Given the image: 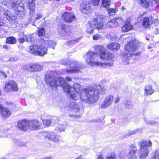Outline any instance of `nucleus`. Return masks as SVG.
<instances>
[{
	"label": "nucleus",
	"instance_id": "1",
	"mask_svg": "<svg viewBox=\"0 0 159 159\" xmlns=\"http://www.w3.org/2000/svg\"><path fill=\"white\" fill-rule=\"evenodd\" d=\"M52 71H48L45 76V81L48 85L53 88L57 87L59 85L62 87L64 91L70 93V97L75 100L80 98L81 100L88 104L96 102L99 99V95L103 94L106 89L100 85H95L89 87L83 90L80 89V85L75 84L71 87L66 82L62 77H56Z\"/></svg>",
	"mask_w": 159,
	"mask_h": 159
},
{
	"label": "nucleus",
	"instance_id": "2",
	"mask_svg": "<svg viewBox=\"0 0 159 159\" xmlns=\"http://www.w3.org/2000/svg\"><path fill=\"white\" fill-rule=\"evenodd\" d=\"M96 52L89 51L87 55L86 61L87 64L93 66H101L103 67H110L112 65L114 54L106 53V49L101 45L95 47Z\"/></svg>",
	"mask_w": 159,
	"mask_h": 159
},
{
	"label": "nucleus",
	"instance_id": "3",
	"mask_svg": "<svg viewBox=\"0 0 159 159\" xmlns=\"http://www.w3.org/2000/svg\"><path fill=\"white\" fill-rule=\"evenodd\" d=\"M139 47V43L137 41L129 42L125 46V52L122 55V60L125 64H130L133 62L132 57L134 55L139 56V53H135Z\"/></svg>",
	"mask_w": 159,
	"mask_h": 159
},
{
	"label": "nucleus",
	"instance_id": "4",
	"mask_svg": "<svg viewBox=\"0 0 159 159\" xmlns=\"http://www.w3.org/2000/svg\"><path fill=\"white\" fill-rule=\"evenodd\" d=\"M43 39H41L39 43L32 45L29 47L30 52L32 54L43 56L47 54V48L43 43Z\"/></svg>",
	"mask_w": 159,
	"mask_h": 159
},
{
	"label": "nucleus",
	"instance_id": "5",
	"mask_svg": "<svg viewBox=\"0 0 159 159\" xmlns=\"http://www.w3.org/2000/svg\"><path fill=\"white\" fill-rule=\"evenodd\" d=\"M61 64L64 65H69L70 69L67 70L66 72L69 74L78 72L82 68V65L77 61H72L68 59H62L61 61Z\"/></svg>",
	"mask_w": 159,
	"mask_h": 159
},
{
	"label": "nucleus",
	"instance_id": "6",
	"mask_svg": "<svg viewBox=\"0 0 159 159\" xmlns=\"http://www.w3.org/2000/svg\"><path fill=\"white\" fill-rule=\"evenodd\" d=\"M138 143L140 146L139 151V153L140 159H145L148 156L149 152V147L152 146V143L150 141H145L142 140L139 142Z\"/></svg>",
	"mask_w": 159,
	"mask_h": 159
},
{
	"label": "nucleus",
	"instance_id": "7",
	"mask_svg": "<svg viewBox=\"0 0 159 159\" xmlns=\"http://www.w3.org/2000/svg\"><path fill=\"white\" fill-rule=\"evenodd\" d=\"M19 2L16 1L12 3V8L14 10L15 13L19 18H22L25 16L26 13V10L23 7L19 5Z\"/></svg>",
	"mask_w": 159,
	"mask_h": 159
},
{
	"label": "nucleus",
	"instance_id": "8",
	"mask_svg": "<svg viewBox=\"0 0 159 159\" xmlns=\"http://www.w3.org/2000/svg\"><path fill=\"white\" fill-rule=\"evenodd\" d=\"M91 23L94 29L98 30L103 29L105 26V24L102 21L99 17L93 18Z\"/></svg>",
	"mask_w": 159,
	"mask_h": 159
},
{
	"label": "nucleus",
	"instance_id": "9",
	"mask_svg": "<svg viewBox=\"0 0 159 159\" xmlns=\"http://www.w3.org/2000/svg\"><path fill=\"white\" fill-rule=\"evenodd\" d=\"M29 130L34 131L39 130L41 128L42 124L37 120H29Z\"/></svg>",
	"mask_w": 159,
	"mask_h": 159
},
{
	"label": "nucleus",
	"instance_id": "10",
	"mask_svg": "<svg viewBox=\"0 0 159 159\" xmlns=\"http://www.w3.org/2000/svg\"><path fill=\"white\" fill-rule=\"evenodd\" d=\"M0 13L4 15L7 20L11 23L14 22L16 20V16L13 14H11L9 10H6L0 6Z\"/></svg>",
	"mask_w": 159,
	"mask_h": 159
},
{
	"label": "nucleus",
	"instance_id": "11",
	"mask_svg": "<svg viewBox=\"0 0 159 159\" xmlns=\"http://www.w3.org/2000/svg\"><path fill=\"white\" fill-rule=\"evenodd\" d=\"M18 89L17 84L12 80H10L6 82L4 90L6 92H8L11 90L16 91Z\"/></svg>",
	"mask_w": 159,
	"mask_h": 159
},
{
	"label": "nucleus",
	"instance_id": "12",
	"mask_svg": "<svg viewBox=\"0 0 159 159\" xmlns=\"http://www.w3.org/2000/svg\"><path fill=\"white\" fill-rule=\"evenodd\" d=\"M62 18L66 23H71L74 21L76 17L74 13L70 12H65L62 15Z\"/></svg>",
	"mask_w": 159,
	"mask_h": 159
},
{
	"label": "nucleus",
	"instance_id": "13",
	"mask_svg": "<svg viewBox=\"0 0 159 159\" xmlns=\"http://www.w3.org/2000/svg\"><path fill=\"white\" fill-rule=\"evenodd\" d=\"M17 127L20 130L23 131L29 130V120H22L19 121L17 123Z\"/></svg>",
	"mask_w": 159,
	"mask_h": 159
},
{
	"label": "nucleus",
	"instance_id": "14",
	"mask_svg": "<svg viewBox=\"0 0 159 159\" xmlns=\"http://www.w3.org/2000/svg\"><path fill=\"white\" fill-rule=\"evenodd\" d=\"M129 152L127 155L128 159H137L135 154L137 151L136 147L133 144H131L129 146Z\"/></svg>",
	"mask_w": 159,
	"mask_h": 159
},
{
	"label": "nucleus",
	"instance_id": "15",
	"mask_svg": "<svg viewBox=\"0 0 159 159\" xmlns=\"http://www.w3.org/2000/svg\"><path fill=\"white\" fill-rule=\"evenodd\" d=\"M114 99V97L113 96L109 95L107 96L104 99L101 106V107L102 108L105 109L109 107L112 104Z\"/></svg>",
	"mask_w": 159,
	"mask_h": 159
},
{
	"label": "nucleus",
	"instance_id": "16",
	"mask_svg": "<svg viewBox=\"0 0 159 159\" xmlns=\"http://www.w3.org/2000/svg\"><path fill=\"white\" fill-rule=\"evenodd\" d=\"M35 0H28V8L29 10V16L32 17L34 16V14L35 8V7L34 1Z\"/></svg>",
	"mask_w": 159,
	"mask_h": 159
},
{
	"label": "nucleus",
	"instance_id": "17",
	"mask_svg": "<svg viewBox=\"0 0 159 159\" xmlns=\"http://www.w3.org/2000/svg\"><path fill=\"white\" fill-rule=\"evenodd\" d=\"M43 66L37 63L29 65L27 67L28 71L31 72L39 71L42 70Z\"/></svg>",
	"mask_w": 159,
	"mask_h": 159
},
{
	"label": "nucleus",
	"instance_id": "18",
	"mask_svg": "<svg viewBox=\"0 0 159 159\" xmlns=\"http://www.w3.org/2000/svg\"><path fill=\"white\" fill-rule=\"evenodd\" d=\"M44 138L48 139L53 141L55 143H57L59 142V137L56 136L53 132H51L48 134H45L43 135Z\"/></svg>",
	"mask_w": 159,
	"mask_h": 159
},
{
	"label": "nucleus",
	"instance_id": "19",
	"mask_svg": "<svg viewBox=\"0 0 159 159\" xmlns=\"http://www.w3.org/2000/svg\"><path fill=\"white\" fill-rule=\"evenodd\" d=\"M89 3L82 2L80 5V10L83 13L86 14L89 13L91 11Z\"/></svg>",
	"mask_w": 159,
	"mask_h": 159
},
{
	"label": "nucleus",
	"instance_id": "20",
	"mask_svg": "<svg viewBox=\"0 0 159 159\" xmlns=\"http://www.w3.org/2000/svg\"><path fill=\"white\" fill-rule=\"evenodd\" d=\"M58 30H61V32L69 33L71 31V28L70 26L66 25L63 22L60 23L58 25Z\"/></svg>",
	"mask_w": 159,
	"mask_h": 159
},
{
	"label": "nucleus",
	"instance_id": "21",
	"mask_svg": "<svg viewBox=\"0 0 159 159\" xmlns=\"http://www.w3.org/2000/svg\"><path fill=\"white\" fill-rule=\"evenodd\" d=\"M0 113L3 117H6L10 115L11 112L9 110L6 108L3 107L0 104Z\"/></svg>",
	"mask_w": 159,
	"mask_h": 159
},
{
	"label": "nucleus",
	"instance_id": "22",
	"mask_svg": "<svg viewBox=\"0 0 159 159\" xmlns=\"http://www.w3.org/2000/svg\"><path fill=\"white\" fill-rule=\"evenodd\" d=\"M69 106L71 108L73 109L76 112L79 111L80 110V103H76L75 101L71 102Z\"/></svg>",
	"mask_w": 159,
	"mask_h": 159
},
{
	"label": "nucleus",
	"instance_id": "23",
	"mask_svg": "<svg viewBox=\"0 0 159 159\" xmlns=\"http://www.w3.org/2000/svg\"><path fill=\"white\" fill-rule=\"evenodd\" d=\"M133 28L132 25L129 22H126L125 25L122 27V31L124 32H128Z\"/></svg>",
	"mask_w": 159,
	"mask_h": 159
},
{
	"label": "nucleus",
	"instance_id": "24",
	"mask_svg": "<svg viewBox=\"0 0 159 159\" xmlns=\"http://www.w3.org/2000/svg\"><path fill=\"white\" fill-rule=\"evenodd\" d=\"M107 47L109 49L111 50H118L119 48L120 45L116 43H113L107 45Z\"/></svg>",
	"mask_w": 159,
	"mask_h": 159
},
{
	"label": "nucleus",
	"instance_id": "25",
	"mask_svg": "<svg viewBox=\"0 0 159 159\" xmlns=\"http://www.w3.org/2000/svg\"><path fill=\"white\" fill-rule=\"evenodd\" d=\"M43 43L46 47L48 46V47L52 48L53 49H54L55 46L56 45V43L55 42L50 40L47 41H45L43 40Z\"/></svg>",
	"mask_w": 159,
	"mask_h": 159
},
{
	"label": "nucleus",
	"instance_id": "26",
	"mask_svg": "<svg viewBox=\"0 0 159 159\" xmlns=\"http://www.w3.org/2000/svg\"><path fill=\"white\" fill-rule=\"evenodd\" d=\"M154 92L152 86L150 85H146L145 89V92L147 95H151Z\"/></svg>",
	"mask_w": 159,
	"mask_h": 159
},
{
	"label": "nucleus",
	"instance_id": "27",
	"mask_svg": "<svg viewBox=\"0 0 159 159\" xmlns=\"http://www.w3.org/2000/svg\"><path fill=\"white\" fill-rule=\"evenodd\" d=\"M117 26V24L114 19L110 20L106 24V27H107L114 28Z\"/></svg>",
	"mask_w": 159,
	"mask_h": 159
},
{
	"label": "nucleus",
	"instance_id": "28",
	"mask_svg": "<svg viewBox=\"0 0 159 159\" xmlns=\"http://www.w3.org/2000/svg\"><path fill=\"white\" fill-rule=\"evenodd\" d=\"M144 119L145 121L148 125H154L157 123H159V119L158 118L151 121L149 120L147 118H144Z\"/></svg>",
	"mask_w": 159,
	"mask_h": 159
},
{
	"label": "nucleus",
	"instance_id": "29",
	"mask_svg": "<svg viewBox=\"0 0 159 159\" xmlns=\"http://www.w3.org/2000/svg\"><path fill=\"white\" fill-rule=\"evenodd\" d=\"M7 28L8 27L6 24L3 22L2 19L0 18V29L1 30H6Z\"/></svg>",
	"mask_w": 159,
	"mask_h": 159
},
{
	"label": "nucleus",
	"instance_id": "30",
	"mask_svg": "<svg viewBox=\"0 0 159 159\" xmlns=\"http://www.w3.org/2000/svg\"><path fill=\"white\" fill-rule=\"evenodd\" d=\"M16 39L14 37H9L6 39V42L7 43L13 44L15 43Z\"/></svg>",
	"mask_w": 159,
	"mask_h": 159
},
{
	"label": "nucleus",
	"instance_id": "31",
	"mask_svg": "<svg viewBox=\"0 0 159 159\" xmlns=\"http://www.w3.org/2000/svg\"><path fill=\"white\" fill-rule=\"evenodd\" d=\"M149 19L148 17L144 18L143 22V28H148L149 26Z\"/></svg>",
	"mask_w": 159,
	"mask_h": 159
},
{
	"label": "nucleus",
	"instance_id": "32",
	"mask_svg": "<svg viewBox=\"0 0 159 159\" xmlns=\"http://www.w3.org/2000/svg\"><path fill=\"white\" fill-rule=\"evenodd\" d=\"M110 2L109 0H102V6L103 7L107 8L109 7Z\"/></svg>",
	"mask_w": 159,
	"mask_h": 159
},
{
	"label": "nucleus",
	"instance_id": "33",
	"mask_svg": "<svg viewBox=\"0 0 159 159\" xmlns=\"http://www.w3.org/2000/svg\"><path fill=\"white\" fill-rule=\"evenodd\" d=\"M66 129V126L63 125H59L55 129L59 132L64 131Z\"/></svg>",
	"mask_w": 159,
	"mask_h": 159
},
{
	"label": "nucleus",
	"instance_id": "34",
	"mask_svg": "<svg viewBox=\"0 0 159 159\" xmlns=\"http://www.w3.org/2000/svg\"><path fill=\"white\" fill-rule=\"evenodd\" d=\"M141 132H142V129H137L129 132L126 135L127 136H129L132 134H136L137 133H140Z\"/></svg>",
	"mask_w": 159,
	"mask_h": 159
},
{
	"label": "nucleus",
	"instance_id": "35",
	"mask_svg": "<svg viewBox=\"0 0 159 159\" xmlns=\"http://www.w3.org/2000/svg\"><path fill=\"white\" fill-rule=\"evenodd\" d=\"M81 38V37H80L79 38L75 40L69 41H68V45L70 46H71V45H73L75 43L79 42Z\"/></svg>",
	"mask_w": 159,
	"mask_h": 159
},
{
	"label": "nucleus",
	"instance_id": "36",
	"mask_svg": "<svg viewBox=\"0 0 159 159\" xmlns=\"http://www.w3.org/2000/svg\"><path fill=\"white\" fill-rule=\"evenodd\" d=\"M117 10L116 8H109L107 9V11L109 14L111 16L114 15L116 13Z\"/></svg>",
	"mask_w": 159,
	"mask_h": 159
},
{
	"label": "nucleus",
	"instance_id": "37",
	"mask_svg": "<svg viewBox=\"0 0 159 159\" xmlns=\"http://www.w3.org/2000/svg\"><path fill=\"white\" fill-rule=\"evenodd\" d=\"M106 159H116V155L114 152H112L106 155Z\"/></svg>",
	"mask_w": 159,
	"mask_h": 159
},
{
	"label": "nucleus",
	"instance_id": "38",
	"mask_svg": "<svg viewBox=\"0 0 159 159\" xmlns=\"http://www.w3.org/2000/svg\"><path fill=\"white\" fill-rule=\"evenodd\" d=\"M114 19L116 21V23H117V26L121 25L124 22V20L121 17H117L114 18Z\"/></svg>",
	"mask_w": 159,
	"mask_h": 159
},
{
	"label": "nucleus",
	"instance_id": "39",
	"mask_svg": "<svg viewBox=\"0 0 159 159\" xmlns=\"http://www.w3.org/2000/svg\"><path fill=\"white\" fill-rule=\"evenodd\" d=\"M141 5L145 8H147L149 6V3L147 0H139Z\"/></svg>",
	"mask_w": 159,
	"mask_h": 159
},
{
	"label": "nucleus",
	"instance_id": "40",
	"mask_svg": "<svg viewBox=\"0 0 159 159\" xmlns=\"http://www.w3.org/2000/svg\"><path fill=\"white\" fill-rule=\"evenodd\" d=\"M94 29V28H93L91 25V23L88 25L87 31L88 33L90 34L93 33V32Z\"/></svg>",
	"mask_w": 159,
	"mask_h": 159
},
{
	"label": "nucleus",
	"instance_id": "41",
	"mask_svg": "<svg viewBox=\"0 0 159 159\" xmlns=\"http://www.w3.org/2000/svg\"><path fill=\"white\" fill-rule=\"evenodd\" d=\"M45 29L43 28H41L39 29L38 31V35L39 36H42L44 35Z\"/></svg>",
	"mask_w": 159,
	"mask_h": 159
},
{
	"label": "nucleus",
	"instance_id": "42",
	"mask_svg": "<svg viewBox=\"0 0 159 159\" xmlns=\"http://www.w3.org/2000/svg\"><path fill=\"white\" fill-rule=\"evenodd\" d=\"M14 142L15 144L17 145L20 146H24L25 145V144L21 142L19 140L16 139L14 140Z\"/></svg>",
	"mask_w": 159,
	"mask_h": 159
},
{
	"label": "nucleus",
	"instance_id": "43",
	"mask_svg": "<svg viewBox=\"0 0 159 159\" xmlns=\"http://www.w3.org/2000/svg\"><path fill=\"white\" fill-rule=\"evenodd\" d=\"M43 125L46 126L50 125L51 123V119H46L43 120Z\"/></svg>",
	"mask_w": 159,
	"mask_h": 159
},
{
	"label": "nucleus",
	"instance_id": "44",
	"mask_svg": "<svg viewBox=\"0 0 159 159\" xmlns=\"http://www.w3.org/2000/svg\"><path fill=\"white\" fill-rule=\"evenodd\" d=\"M131 102L129 100L126 101V102H125L126 107L128 109L131 108L132 107V105L131 104Z\"/></svg>",
	"mask_w": 159,
	"mask_h": 159
},
{
	"label": "nucleus",
	"instance_id": "45",
	"mask_svg": "<svg viewBox=\"0 0 159 159\" xmlns=\"http://www.w3.org/2000/svg\"><path fill=\"white\" fill-rule=\"evenodd\" d=\"M152 159H159V148L156 150L155 156Z\"/></svg>",
	"mask_w": 159,
	"mask_h": 159
},
{
	"label": "nucleus",
	"instance_id": "46",
	"mask_svg": "<svg viewBox=\"0 0 159 159\" xmlns=\"http://www.w3.org/2000/svg\"><path fill=\"white\" fill-rule=\"evenodd\" d=\"M26 39V41L28 42H30L33 39V36L31 35H26L25 36Z\"/></svg>",
	"mask_w": 159,
	"mask_h": 159
},
{
	"label": "nucleus",
	"instance_id": "47",
	"mask_svg": "<svg viewBox=\"0 0 159 159\" xmlns=\"http://www.w3.org/2000/svg\"><path fill=\"white\" fill-rule=\"evenodd\" d=\"M151 20L152 23V24H153L154 25L156 26L157 25L158 23V21L157 19H154V18H152V17H151Z\"/></svg>",
	"mask_w": 159,
	"mask_h": 159
},
{
	"label": "nucleus",
	"instance_id": "48",
	"mask_svg": "<svg viewBox=\"0 0 159 159\" xmlns=\"http://www.w3.org/2000/svg\"><path fill=\"white\" fill-rule=\"evenodd\" d=\"M43 14L41 12L38 13L35 17V19L36 20H38L42 17Z\"/></svg>",
	"mask_w": 159,
	"mask_h": 159
},
{
	"label": "nucleus",
	"instance_id": "49",
	"mask_svg": "<svg viewBox=\"0 0 159 159\" xmlns=\"http://www.w3.org/2000/svg\"><path fill=\"white\" fill-rule=\"evenodd\" d=\"M101 38V35L99 34H96L93 36V39L95 40H97Z\"/></svg>",
	"mask_w": 159,
	"mask_h": 159
},
{
	"label": "nucleus",
	"instance_id": "50",
	"mask_svg": "<svg viewBox=\"0 0 159 159\" xmlns=\"http://www.w3.org/2000/svg\"><path fill=\"white\" fill-rule=\"evenodd\" d=\"M0 75L2 76L3 77L5 78H6L7 77V76L5 73L4 71L3 70H0Z\"/></svg>",
	"mask_w": 159,
	"mask_h": 159
},
{
	"label": "nucleus",
	"instance_id": "51",
	"mask_svg": "<svg viewBox=\"0 0 159 159\" xmlns=\"http://www.w3.org/2000/svg\"><path fill=\"white\" fill-rule=\"evenodd\" d=\"M18 59L17 57H11L10 58L8 61H16L17 60H18Z\"/></svg>",
	"mask_w": 159,
	"mask_h": 159
},
{
	"label": "nucleus",
	"instance_id": "52",
	"mask_svg": "<svg viewBox=\"0 0 159 159\" xmlns=\"http://www.w3.org/2000/svg\"><path fill=\"white\" fill-rule=\"evenodd\" d=\"M155 3L157 4L156 6V7L157 8H159V0H152Z\"/></svg>",
	"mask_w": 159,
	"mask_h": 159
},
{
	"label": "nucleus",
	"instance_id": "53",
	"mask_svg": "<svg viewBox=\"0 0 159 159\" xmlns=\"http://www.w3.org/2000/svg\"><path fill=\"white\" fill-rule=\"evenodd\" d=\"M100 0H94L93 2V4L94 5L96 6H98L99 4Z\"/></svg>",
	"mask_w": 159,
	"mask_h": 159
},
{
	"label": "nucleus",
	"instance_id": "54",
	"mask_svg": "<svg viewBox=\"0 0 159 159\" xmlns=\"http://www.w3.org/2000/svg\"><path fill=\"white\" fill-rule=\"evenodd\" d=\"M25 39L23 38H20L18 39V41L20 43H22L25 41Z\"/></svg>",
	"mask_w": 159,
	"mask_h": 159
},
{
	"label": "nucleus",
	"instance_id": "55",
	"mask_svg": "<svg viewBox=\"0 0 159 159\" xmlns=\"http://www.w3.org/2000/svg\"><path fill=\"white\" fill-rule=\"evenodd\" d=\"M119 100H120V98L119 97H116L115 98V100H114L115 103H118L119 102Z\"/></svg>",
	"mask_w": 159,
	"mask_h": 159
},
{
	"label": "nucleus",
	"instance_id": "56",
	"mask_svg": "<svg viewBox=\"0 0 159 159\" xmlns=\"http://www.w3.org/2000/svg\"><path fill=\"white\" fill-rule=\"evenodd\" d=\"M18 34L19 37H21L23 36L24 34L23 32H20L18 33Z\"/></svg>",
	"mask_w": 159,
	"mask_h": 159
},
{
	"label": "nucleus",
	"instance_id": "57",
	"mask_svg": "<svg viewBox=\"0 0 159 159\" xmlns=\"http://www.w3.org/2000/svg\"><path fill=\"white\" fill-rule=\"evenodd\" d=\"M154 32L156 34H159V28H156Z\"/></svg>",
	"mask_w": 159,
	"mask_h": 159
},
{
	"label": "nucleus",
	"instance_id": "58",
	"mask_svg": "<svg viewBox=\"0 0 159 159\" xmlns=\"http://www.w3.org/2000/svg\"><path fill=\"white\" fill-rule=\"evenodd\" d=\"M3 48L4 49H7L9 48V47L8 45H3Z\"/></svg>",
	"mask_w": 159,
	"mask_h": 159
},
{
	"label": "nucleus",
	"instance_id": "59",
	"mask_svg": "<svg viewBox=\"0 0 159 159\" xmlns=\"http://www.w3.org/2000/svg\"><path fill=\"white\" fill-rule=\"evenodd\" d=\"M66 80L68 81H71V79L70 77H67L66 78Z\"/></svg>",
	"mask_w": 159,
	"mask_h": 159
},
{
	"label": "nucleus",
	"instance_id": "60",
	"mask_svg": "<svg viewBox=\"0 0 159 159\" xmlns=\"http://www.w3.org/2000/svg\"><path fill=\"white\" fill-rule=\"evenodd\" d=\"M97 159H104L102 156L99 155L98 156Z\"/></svg>",
	"mask_w": 159,
	"mask_h": 159
},
{
	"label": "nucleus",
	"instance_id": "61",
	"mask_svg": "<svg viewBox=\"0 0 159 159\" xmlns=\"http://www.w3.org/2000/svg\"><path fill=\"white\" fill-rule=\"evenodd\" d=\"M145 38L148 41H149L150 40V39L148 38L147 36L145 37Z\"/></svg>",
	"mask_w": 159,
	"mask_h": 159
},
{
	"label": "nucleus",
	"instance_id": "62",
	"mask_svg": "<svg viewBox=\"0 0 159 159\" xmlns=\"http://www.w3.org/2000/svg\"><path fill=\"white\" fill-rule=\"evenodd\" d=\"M75 159H81V158L80 157H79Z\"/></svg>",
	"mask_w": 159,
	"mask_h": 159
},
{
	"label": "nucleus",
	"instance_id": "63",
	"mask_svg": "<svg viewBox=\"0 0 159 159\" xmlns=\"http://www.w3.org/2000/svg\"><path fill=\"white\" fill-rule=\"evenodd\" d=\"M2 136L3 137H6V136H5L4 135H2Z\"/></svg>",
	"mask_w": 159,
	"mask_h": 159
},
{
	"label": "nucleus",
	"instance_id": "64",
	"mask_svg": "<svg viewBox=\"0 0 159 159\" xmlns=\"http://www.w3.org/2000/svg\"><path fill=\"white\" fill-rule=\"evenodd\" d=\"M2 159H6V158H3Z\"/></svg>",
	"mask_w": 159,
	"mask_h": 159
}]
</instances>
